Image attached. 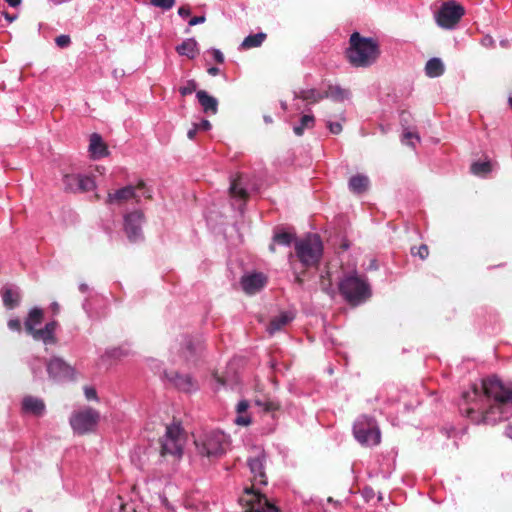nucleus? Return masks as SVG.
<instances>
[{
    "label": "nucleus",
    "instance_id": "603ef678",
    "mask_svg": "<svg viewBox=\"0 0 512 512\" xmlns=\"http://www.w3.org/2000/svg\"><path fill=\"white\" fill-rule=\"evenodd\" d=\"M178 14H179V16L186 18L191 14V10L188 6H181L178 9Z\"/></svg>",
    "mask_w": 512,
    "mask_h": 512
},
{
    "label": "nucleus",
    "instance_id": "cd10ccee",
    "mask_svg": "<svg viewBox=\"0 0 512 512\" xmlns=\"http://www.w3.org/2000/svg\"><path fill=\"white\" fill-rule=\"evenodd\" d=\"M425 71L429 77H438L443 74L444 65L439 58H432L427 62Z\"/></svg>",
    "mask_w": 512,
    "mask_h": 512
},
{
    "label": "nucleus",
    "instance_id": "7c9ffc66",
    "mask_svg": "<svg viewBox=\"0 0 512 512\" xmlns=\"http://www.w3.org/2000/svg\"><path fill=\"white\" fill-rule=\"evenodd\" d=\"M71 179L76 180V182L78 183V191L80 192L92 191L96 187L94 179L89 176L78 174V178Z\"/></svg>",
    "mask_w": 512,
    "mask_h": 512
},
{
    "label": "nucleus",
    "instance_id": "e2e57ef3",
    "mask_svg": "<svg viewBox=\"0 0 512 512\" xmlns=\"http://www.w3.org/2000/svg\"><path fill=\"white\" fill-rule=\"evenodd\" d=\"M265 121L266 122H271V118L270 117H265Z\"/></svg>",
    "mask_w": 512,
    "mask_h": 512
},
{
    "label": "nucleus",
    "instance_id": "c9c22d12",
    "mask_svg": "<svg viewBox=\"0 0 512 512\" xmlns=\"http://www.w3.org/2000/svg\"><path fill=\"white\" fill-rule=\"evenodd\" d=\"M3 302L8 308H13L19 301V293L13 289H6L3 292Z\"/></svg>",
    "mask_w": 512,
    "mask_h": 512
},
{
    "label": "nucleus",
    "instance_id": "c85d7f7f",
    "mask_svg": "<svg viewBox=\"0 0 512 512\" xmlns=\"http://www.w3.org/2000/svg\"><path fill=\"white\" fill-rule=\"evenodd\" d=\"M292 239H293V235L288 232H285V231L276 232L273 236V242L269 246V250L271 252H275V244L289 246L292 242Z\"/></svg>",
    "mask_w": 512,
    "mask_h": 512
},
{
    "label": "nucleus",
    "instance_id": "20e7f679",
    "mask_svg": "<svg viewBox=\"0 0 512 512\" xmlns=\"http://www.w3.org/2000/svg\"><path fill=\"white\" fill-rule=\"evenodd\" d=\"M199 455L210 459L224 455L229 446V438L221 431H212L195 440Z\"/></svg>",
    "mask_w": 512,
    "mask_h": 512
},
{
    "label": "nucleus",
    "instance_id": "680f3d73",
    "mask_svg": "<svg viewBox=\"0 0 512 512\" xmlns=\"http://www.w3.org/2000/svg\"><path fill=\"white\" fill-rule=\"evenodd\" d=\"M86 288H87V287H86V285H81V286H80V289H81L82 291H85V290H86Z\"/></svg>",
    "mask_w": 512,
    "mask_h": 512
},
{
    "label": "nucleus",
    "instance_id": "0e129e2a",
    "mask_svg": "<svg viewBox=\"0 0 512 512\" xmlns=\"http://www.w3.org/2000/svg\"><path fill=\"white\" fill-rule=\"evenodd\" d=\"M509 104H510V106H511V108H512V97H511V98H509Z\"/></svg>",
    "mask_w": 512,
    "mask_h": 512
},
{
    "label": "nucleus",
    "instance_id": "5fc2aeb1",
    "mask_svg": "<svg viewBox=\"0 0 512 512\" xmlns=\"http://www.w3.org/2000/svg\"><path fill=\"white\" fill-rule=\"evenodd\" d=\"M207 71L212 76H216L220 73V70L217 67H210Z\"/></svg>",
    "mask_w": 512,
    "mask_h": 512
},
{
    "label": "nucleus",
    "instance_id": "3c124183",
    "mask_svg": "<svg viewBox=\"0 0 512 512\" xmlns=\"http://www.w3.org/2000/svg\"><path fill=\"white\" fill-rule=\"evenodd\" d=\"M198 130L207 131L211 128V123L208 120H202L199 124H195Z\"/></svg>",
    "mask_w": 512,
    "mask_h": 512
},
{
    "label": "nucleus",
    "instance_id": "aec40b11",
    "mask_svg": "<svg viewBox=\"0 0 512 512\" xmlns=\"http://www.w3.org/2000/svg\"><path fill=\"white\" fill-rule=\"evenodd\" d=\"M176 51L181 56L194 59L199 54L198 43L194 38H188L176 47Z\"/></svg>",
    "mask_w": 512,
    "mask_h": 512
},
{
    "label": "nucleus",
    "instance_id": "4be33fe9",
    "mask_svg": "<svg viewBox=\"0 0 512 512\" xmlns=\"http://www.w3.org/2000/svg\"><path fill=\"white\" fill-rule=\"evenodd\" d=\"M200 350L201 343L199 341H194L192 338L184 339L181 353L187 362L194 360Z\"/></svg>",
    "mask_w": 512,
    "mask_h": 512
},
{
    "label": "nucleus",
    "instance_id": "b1692460",
    "mask_svg": "<svg viewBox=\"0 0 512 512\" xmlns=\"http://www.w3.org/2000/svg\"><path fill=\"white\" fill-rule=\"evenodd\" d=\"M294 318L293 313L291 312H282L275 318H273L268 326V332L270 334H274L279 331L282 327L291 322Z\"/></svg>",
    "mask_w": 512,
    "mask_h": 512
},
{
    "label": "nucleus",
    "instance_id": "58836bf2",
    "mask_svg": "<svg viewBox=\"0 0 512 512\" xmlns=\"http://www.w3.org/2000/svg\"><path fill=\"white\" fill-rule=\"evenodd\" d=\"M255 404L257 406L261 407L266 412H272L279 408L278 403L271 401V400H265V401L256 400Z\"/></svg>",
    "mask_w": 512,
    "mask_h": 512
},
{
    "label": "nucleus",
    "instance_id": "423d86ee",
    "mask_svg": "<svg viewBox=\"0 0 512 512\" xmlns=\"http://www.w3.org/2000/svg\"><path fill=\"white\" fill-rule=\"evenodd\" d=\"M186 443V436L179 424H171L166 427L161 439V455L180 458Z\"/></svg>",
    "mask_w": 512,
    "mask_h": 512
},
{
    "label": "nucleus",
    "instance_id": "09e8293b",
    "mask_svg": "<svg viewBox=\"0 0 512 512\" xmlns=\"http://www.w3.org/2000/svg\"><path fill=\"white\" fill-rule=\"evenodd\" d=\"M206 20L205 16H195L189 20V26H195L204 23Z\"/></svg>",
    "mask_w": 512,
    "mask_h": 512
},
{
    "label": "nucleus",
    "instance_id": "4c0bfd02",
    "mask_svg": "<svg viewBox=\"0 0 512 512\" xmlns=\"http://www.w3.org/2000/svg\"><path fill=\"white\" fill-rule=\"evenodd\" d=\"M70 178H78V174H67L63 177V184L66 190L76 192L78 191V183L76 180Z\"/></svg>",
    "mask_w": 512,
    "mask_h": 512
},
{
    "label": "nucleus",
    "instance_id": "a211bd4d",
    "mask_svg": "<svg viewBox=\"0 0 512 512\" xmlns=\"http://www.w3.org/2000/svg\"><path fill=\"white\" fill-rule=\"evenodd\" d=\"M196 97L198 99L199 104L201 105L203 111L207 114H216L218 111V101L215 97L209 95L204 90H199L196 93Z\"/></svg>",
    "mask_w": 512,
    "mask_h": 512
},
{
    "label": "nucleus",
    "instance_id": "6e6552de",
    "mask_svg": "<svg viewBox=\"0 0 512 512\" xmlns=\"http://www.w3.org/2000/svg\"><path fill=\"white\" fill-rule=\"evenodd\" d=\"M353 433L358 442L366 446L379 444L381 434L375 421L367 416L357 419L353 427Z\"/></svg>",
    "mask_w": 512,
    "mask_h": 512
},
{
    "label": "nucleus",
    "instance_id": "49530a36",
    "mask_svg": "<svg viewBox=\"0 0 512 512\" xmlns=\"http://www.w3.org/2000/svg\"><path fill=\"white\" fill-rule=\"evenodd\" d=\"M327 127L329 128L330 132L333 134H339L342 131V126L339 122H327Z\"/></svg>",
    "mask_w": 512,
    "mask_h": 512
},
{
    "label": "nucleus",
    "instance_id": "393cba45",
    "mask_svg": "<svg viewBox=\"0 0 512 512\" xmlns=\"http://www.w3.org/2000/svg\"><path fill=\"white\" fill-rule=\"evenodd\" d=\"M249 403L247 400H241L236 406V417L234 422L239 426H248L251 423L250 415L247 410Z\"/></svg>",
    "mask_w": 512,
    "mask_h": 512
},
{
    "label": "nucleus",
    "instance_id": "de8ad7c7",
    "mask_svg": "<svg viewBox=\"0 0 512 512\" xmlns=\"http://www.w3.org/2000/svg\"><path fill=\"white\" fill-rule=\"evenodd\" d=\"M211 53H212V56H213L215 61H217L218 63H223L224 55H223V53L220 50L212 49Z\"/></svg>",
    "mask_w": 512,
    "mask_h": 512
},
{
    "label": "nucleus",
    "instance_id": "ddd939ff",
    "mask_svg": "<svg viewBox=\"0 0 512 512\" xmlns=\"http://www.w3.org/2000/svg\"><path fill=\"white\" fill-rule=\"evenodd\" d=\"M265 453L261 449H257L255 456L248 459V466L253 475V482L255 485H265L267 483L266 475L264 472Z\"/></svg>",
    "mask_w": 512,
    "mask_h": 512
},
{
    "label": "nucleus",
    "instance_id": "f8f14e48",
    "mask_svg": "<svg viewBox=\"0 0 512 512\" xmlns=\"http://www.w3.org/2000/svg\"><path fill=\"white\" fill-rule=\"evenodd\" d=\"M143 223V214L141 211H133L124 217V229L130 241H137L141 238V225Z\"/></svg>",
    "mask_w": 512,
    "mask_h": 512
},
{
    "label": "nucleus",
    "instance_id": "2f4dec72",
    "mask_svg": "<svg viewBox=\"0 0 512 512\" xmlns=\"http://www.w3.org/2000/svg\"><path fill=\"white\" fill-rule=\"evenodd\" d=\"M349 96V91L342 89L339 86H329L327 91L325 92L324 97L331 98L336 101H342Z\"/></svg>",
    "mask_w": 512,
    "mask_h": 512
},
{
    "label": "nucleus",
    "instance_id": "4468645a",
    "mask_svg": "<svg viewBox=\"0 0 512 512\" xmlns=\"http://www.w3.org/2000/svg\"><path fill=\"white\" fill-rule=\"evenodd\" d=\"M266 277L262 273H253L242 277L241 285L247 294H254L264 287Z\"/></svg>",
    "mask_w": 512,
    "mask_h": 512
},
{
    "label": "nucleus",
    "instance_id": "a878e982",
    "mask_svg": "<svg viewBox=\"0 0 512 512\" xmlns=\"http://www.w3.org/2000/svg\"><path fill=\"white\" fill-rule=\"evenodd\" d=\"M42 319L43 311L39 308L32 309L25 321L26 331L31 335L36 330L35 327L42 322Z\"/></svg>",
    "mask_w": 512,
    "mask_h": 512
},
{
    "label": "nucleus",
    "instance_id": "5701e85b",
    "mask_svg": "<svg viewBox=\"0 0 512 512\" xmlns=\"http://www.w3.org/2000/svg\"><path fill=\"white\" fill-rule=\"evenodd\" d=\"M370 181L366 175L357 174L349 179V189L356 194L365 192L369 187Z\"/></svg>",
    "mask_w": 512,
    "mask_h": 512
},
{
    "label": "nucleus",
    "instance_id": "2eb2a0df",
    "mask_svg": "<svg viewBox=\"0 0 512 512\" xmlns=\"http://www.w3.org/2000/svg\"><path fill=\"white\" fill-rule=\"evenodd\" d=\"M49 375L55 380H62L70 377L72 369L62 359H51L47 365Z\"/></svg>",
    "mask_w": 512,
    "mask_h": 512
},
{
    "label": "nucleus",
    "instance_id": "7ed1b4c3",
    "mask_svg": "<svg viewBox=\"0 0 512 512\" xmlns=\"http://www.w3.org/2000/svg\"><path fill=\"white\" fill-rule=\"evenodd\" d=\"M338 287L344 299L352 305L361 304L371 295L370 287L366 279L356 271L345 274L339 282Z\"/></svg>",
    "mask_w": 512,
    "mask_h": 512
},
{
    "label": "nucleus",
    "instance_id": "bb28decb",
    "mask_svg": "<svg viewBox=\"0 0 512 512\" xmlns=\"http://www.w3.org/2000/svg\"><path fill=\"white\" fill-rule=\"evenodd\" d=\"M230 194L234 198L246 199L247 191L243 186V179L241 176L233 178L230 184Z\"/></svg>",
    "mask_w": 512,
    "mask_h": 512
},
{
    "label": "nucleus",
    "instance_id": "bf43d9fd",
    "mask_svg": "<svg viewBox=\"0 0 512 512\" xmlns=\"http://www.w3.org/2000/svg\"><path fill=\"white\" fill-rule=\"evenodd\" d=\"M506 434H507L509 437H511V438H512V426H509V427L507 428Z\"/></svg>",
    "mask_w": 512,
    "mask_h": 512
},
{
    "label": "nucleus",
    "instance_id": "f257e3e1",
    "mask_svg": "<svg viewBox=\"0 0 512 512\" xmlns=\"http://www.w3.org/2000/svg\"><path fill=\"white\" fill-rule=\"evenodd\" d=\"M460 410L475 423L494 424L512 417V384L497 376L463 392Z\"/></svg>",
    "mask_w": 512,
    "mask_h": 512
},
{
    "label": "nucleus",
    "instance_id": "4d7b16f0",
    "mask_svg": "<svg viewBox=\"0 0 512 512\" xmlns=\"http://www.w3.org/2000/svg\"><path fill=\"white\" fill-rule=\"evenodd\" d=\"M51 309H52V311H53L54 313H58V311H59V304H58L57 302H53V303L51 304Z\"/></svg>",
    "mask_w": 512,
    "mask_h": 512
},
{
    "label": "nucleus",
    "instance_id": "a18cd8bd",
    "mask_svg": "<svg viewBox=\"0 0 512 512\" xmlns=\"http://www.w3.org/2000/svg\"><path fill=\"white\" fill-rule=\"evenodd\" d=\"M56 44L61 47H67L70 44V37L68 35H60L55 39Z\"/></svg>",
    "mask_w": 512,
    "mask_h": 512
},
{
    "label": "nucleus",
    "instance_id": "ea45409f",
    "mask_svg": "<svg viewBox=\"0 0 512 512\" xmlns=\"http://www.w3.org/2000/svg\"><path fill=\"white\" fill-rule=\"evenodd\" d=\"M402 141H403V143L414 147L415 146V142H419L420 141V137L415 132L405 131L404 134H403Z\"/></svg>",
    "mask_w": 512,
    "mask_h": 512
},
{
    "label": "nucleus",
    "instance_id": "412c9836",
    "mask_svg": "<svg viewBox=\"0 0 512 512\" xmlns=\"http://www.w3.org/2000/svg\"><path fill=\"white\" fill-rule=\"evenodd\" d=\"M23 410L27 413L39 416L42 415L45 410L43 401L35 397H25L22 402Z\"/></svg>",
    "mask_w": 512,
    "mask_h": 512
},
{
    "label": "nucleus",
    "instance_id": "9d476101",
    "mask_svg": "<svg viewBox=\"0 0 512 512\" xmlns=\"http://www.w3.org/2000/svg\"><path fill=\"white\" fill-rule=\"evenodd\" d=\"M464 7L455 1H448L442 4L436 14L437 24L444 29H453L462 16L464 15Z\"/></svg>",
    "mask_w": 512,
    "mask_h": 512
},
{
    "label": "nucleus",
    "instance_id": "6e6d98bb",
    "mask_svg": "<svg viewBox=\"0 0 512 512\" xmlns=\"http://www.w3.org/2000/svg\"><path fill=\"white\" fill-rule=\"evenodd\" d=\"M11 7H17L20 5L21 0H5Z\"/></svg>",
    "mask_w": 512,
    "mask_h": 512
},
{
    "label": "nucleus",
    "instance_id": "c03bdc74",
    "mask_svg": "<svg viewBox=\"0 0 512 512\" xmlns=\"http://www.w3.org/2000/svg\"><path fill=\"white\" fill-rule=\"evenodd\" d=\"M411 253L413 255L419 256L421 259H425V258H427L429 251H428V247L426 245H421L418 248H412Z\"/></svg>",
    "mask_w": 512,
    "mask_h": 512
},
{
    "label": "nucleus",
    "instance_id": "864d4df0",
    "mask_svg": "<svg viewBox=\"0 0 512 512\" xmlns=\"http://www.w3.org/2000/svg\"><path fill=\"white\" fill-rule=\"evenodd\" d=\"M197 131H198V128L196 127V125H194V127H193V128H191V129L188 131V133H187L188 138H189V139H194V137H195V135H196Z\"/></svg>",
    "mask_w": 512,
    "mask_h": 512
},
{
    "label": "nucleus",
    "instance_id": "72a5a7b5",
    "mask_svg": "<svg viewBox=\"0 0 512 512\" xmlns=\"http://www.w3.org/2000/svg\"><path fill=\"white\" fill-rule=\"evenodd\" d=\"M493 164L490 161L475 162L471 166V171L477 176H484L492 171Z\"/></svg>",
    "mask_w": 512,
    "mask_h": 512
},
{
    "label": "nucleus",
    "instance_id": "39448f33",
    "mask_svg": "<svg viewBox=\"0 0 512 512\" xmlns=\"http://www.w3.org/2000/svg\"><path fill=\"white\" fill-rule=\"evenodd\" d=\"M295 251L298 259L305 267H312L319 263L323 246L320 237L310 234L295 243Z\"/></svg>",
    "mask_w": 512,
    "mask_h": 512
},
{
    "label": "nucleus",
    "instance_id": "6ab92c4d",
    "mask_svg": "<svg viewBox=\"0 0 512 512\" xmlns=\"http://www.w3.org/2000/svg\"><path fill=\"white\" fill-rule=\"evenodd\" d=\"M89 152L94 159H99L108 154L107 147L98 134H92L90 136Z\"/></svg>",
    "mask_w": 512,
    "mask_h": 512
},
{
    "label": "nucleus",
    "instance_id": "37998d69",
    "mask_svg": "<svg viewBox=\"0 0 512 512\" xmlns=\"http://www.w3.org/2000/svg\"><path fill=\"white\" fill-rule=\"evenodd\" d=\"M84 395L88 401H98L97 392L94 387L85 386L84 387Z\"/></svg>",
    "mask_w": 512,
    "mask_h": 512
},
{
    "label": "nucleus",
    "instance_id": "052dcab7",
    "mask_svg": "<svg viewBox=\"0 0 512 512\" xmlns=\"http://www.w3.org/2000/svg\"><path fill=\"white\" fill-rule=\"evenodd\" d=\"M16 17L15 16H9L8 14H6V19L9 21V22H12L14 21Z\"/></svg>",
    "mask_w": 512,
    "mask_h": 512
},
{
    "label": "nucleus",
    "instance_id": "473e14b6",
    "mask_svg": "<svg viewBox=\"0 0 512 512\" xmlns=\"http://www.w3.org/2000/svg\"><path fill=\"white\" fill-rule=\"evenodd\" d=\"M314 117L313 115H303L300 119V124L294 126V133L298 136H301L306 129H310L314 126Z\"/></svg>",
    "mask_w": 512,
    "mask_h": 512
},
{
    "label": "nucleus",
    "instance_id": "c756f323",
    "mask_svg": "<svg viewBox=\"0 0 512 512\" xmlns=\"http://www.w3.org/2000/svg\"><path fill=\"white\" fill-rule=\"evenodd\" d=\"M266 39L265 33H257L253 35L247 36L243 42L241 43V47L243 49H251L255 47H259L263 41Z\"/></svg>",
    "mask_w": 512,
    "mask_h": 512
},
{
    "label": "nucleus",
    "instance_id": "9b49d317",
    "mask_svg": "<svg viewBox=\"0 0 512 512\" xmlns=\"http://www.w3.org/2000/svg\"><path fill=\"white\" fill-rule=\"evenodd\" d=\"M144 182L140 181L137 186L128 185L107 194L105 203L108 205L121 206L128 201L135 199L138 201L137 189H142Z\"/></svg>",
    "mask_w": 512,
    "mask_h": 512
},
{
    "label": "nucleus",
    "instance_id": "13d9d810",
    "mask_svg": "<svg viewBox=\"0 0 512 512\" xmlns=\"http://www.w3.org/2000/svg\"><path fill=\"white\" fill-rule=\"evenodd\" d=\"M482 42L484 45H490L493 42V40L491 37L487 36V37L483 38Z\"/></svg>",
    "mask_w": 512,
    "mask_h": 512
},
{
    "label": "nucleus",
    "instance_id": "dca6fc26",
    "mask_svg": "<svg viewBox=\"0 0 512 512\" xmlns=\"http://www.w3.org/2000/svg\"><path fill=\"white\" fill-rule=\"evenodd\" d=\"M166 377L180 391L189 393L198 388L197 383L189 375H182L175 372L166 374Z\"/></svg>",
    "mask_w": 512,
    "mask_h": 512
},
{
    "label": "nucleus",
    "instance_id": "0eeeda50",
    "mask_svg": "<svg viewBox=\"0 0 512 512\" xmlns=\"http://www.w3.org/2000/svg\"><path fill=\"white\" fill-rule=\"evenodd\" d=\"M100 420V414L97 410L84 407L74 411L70 416V425L73 431L83 435L93 432Z\"/></svg>",
    "mask_w": 512,
    "mask_h": 512
},
{
    "label": "nucleus",
    "instance_id": "f3484780",
    "mask_svg": "<svg viewBox=\"0 0 512 512\" xmlns=\"http://www.w3.org/2000/svg\"><path fill=\"white\" fill-rule=\"evenodd\" d=\"M57 327L56 321H51L45 325L43 329H36L31 336L35 340H41L45 344H54L56 342L54 333Z\"/></svg>",
    "mask_w": 512,
    "mask_h": 512
},
{
    "label": "nucleus",
    "instance_id": "f03ea898",
    "mask_svg": "<svg viewBox=\"0 0 512 512\" xmlns=\"http://www.w3.org/2000/svg\"><path fill=\"white\" fill-rule=\"evenodd\" d=\"M347 58L355 67H368L376 62L380 55L378 42L373 38L362 37L358 32L350 36Z\"/></svg>",
    "mask_w": 512,
    "mask_h": 512
},
{
    "label": "nucleus",
    "instance_id": "8fccbe9b",
    "mask_svg": "<svg viewBox=\"0 0 512 512\" xmlns=\"http://www.w3.org/2000/svg\"><path fill=\"white\" fill-rule=\"evenodd\" d=\"M8 327L11 330L19 331L20 328H21L20 320H18V319H11V320H9Z\"/></svg>",
    "mask_w": 512,
    "mask_h": 512
},
{
    "label": "nucleus",
    "instance_id": "e433bc0d",
    "mask_svg": "<svg viewBox=\"0 0 512 512\" xmlns=\"http://www.w3.org/2000/svg\"><path fill=\"white\" fill-rule=\"evenodd\" d=\"M127 355H129V350L126 348L119 347V348H112V349L107 350L105 352V354L102 356V358H103V360L104 359L118 360Z\"/></svg>",
    "mask_w": 512,
    "mask_h": 512
},
{
    "label": "nucleus",
    "instance_id": "79ce46f5",
    "mask_svg": "<svg viewBox=\"0 0 512 512\" xmlns=\"http://www.w3.org/2000/svg\"><path fill=\"white\" fill-rule=\"evenodd\" d=\"M151 4L154 7L160 8L162 10H170L174 4L175 0H151Z\"/></svg>",
    "mask_w": 512,
    "mask_h": 512
},
{
    "label": "nucleus",
    "instance_id": "a19ab883",
    "mask_svg": "<svg viewBox=\"0 0 512 512\" xmlns=\"http://www.w3.org/2000/svg\"><path fill=\"white\" fill-rule=\"evenodd\" d=\"M197 89V83L194 80H188L182 87H180L179 91L182 96H186L192 94Z\"/></svg>",
    "mask_w": 512,
    "mask_h": 512
},
{
    "label": "nucleus",
    "instance_id": "1a4fd4ad",
    "mask_svg": "<svg viewBox=\"0 0 512 512\" xmlns=\"http://www.w3.org/2000/svg\"><path fill=\"white\" fill-rule=\"evenodd\" d=\"M240 501L246 512H278L277 507L254 488H246Z\"/></svg>",
    "mask_w": 512,
    "mask_h": 512
},
{
    "label": "nucleus",
    "instance_id": "f704fd0d",
    "mask_svg": "<svg viewBox=\"0 0 512 512\" xmlns=\"http://www.w3.org/2000/svg\"><path fill=\"white\" fill-rule=\"evenodd\" d=\"M297 97L309 101L310 103H315L324 98V95H322L320 92H318L315 89H308V90H301Z\"/></svg>",
    "mask_w": 512,
    "mask_h": 512
}]
</instances>
